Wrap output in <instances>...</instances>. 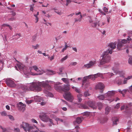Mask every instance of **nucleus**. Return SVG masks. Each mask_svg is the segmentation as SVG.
Here are the masks:
<instances>
[{"instance_id": "obj_1", "label": "nucleus", "mask_w": 132, "mask_h": 132, "mask_svg": "<svg viewBox=\"0 0 132 132\" xmlns=\"http://www.w3.org/2000/svg\"><path fill=\"white\" fill-rule=\"evenodd\" d=\"M48 83V81L42 82H33L27 85H24L23 87L24 91L30 90L34 92H38L42 90L41 87L48 90H50L51 87Z\"/></svg>"}, {"instance_id": "obj_2", "label": "nucleus", "mask_w": 132, "mask_h": 132, "mask_svg": "<svg viewBox=\"0 0 132 132\" xmlns=\"http://www.w3.org/2000/svg\"><path fill=\"white\" fill-rule=\"evenodd\" d=\"M112 53V50L108 49L102 54V58L100 62L101 65H102L110 62L111 60V57L109 53L111 54Z\"/></svg>"}, {"instance_id": "obj_3", "label": "nucleus", "mask_w": 132, "mask_h": 132, "mask_svg": "<svg viewBox=\"0 0 132 132\" xmlns=\"http://www.w3.org/2000/svg\"><path fill=\"white\" fill-rule=\"evenodd\" d=\"M70 85L69 84H64L63 87L57 85H55L54 86L55 89L57 91L60 92L62 91L65 93L69 91L70 89Z\"/></svg>"}, {"instance_id": "obj_4", "label": "nucleus", "mask_w": 132, "mask_h": 132, "mask_svg": "<svg viewBox=\"0 0 132 132\" xmlns=\"http://www.w3.org/2000/svg\"><path fill=\"white\" fill-rule=\"evenodd\" d=\"M32 126L27 123L23 122L20 125V127L21 128H22L26 132L27 130L29 132H30V129Z\"/></svg>"}, {"instance_id": "obj_5", "label": "nucleus", "mask_w": 132, "mask_h": 132, "mask_svg": "<svg viewBox=\"0 0 132 132\" xmlns=\"http://www.w3.org/2000/svg\"><path fill=\"white\" fill-rule=\"evenodd\" d=\"M64 98L67 100L72 102L74 100L73 96L69 91L65 93L63 95Z\"/></svg>"}, {"instance_id": "obj_6", "label": "nucleus", "mask_w": 132, "mask_h": 132, "mask_svg": "<svg viewBox=\"0 0 132 132\" xmlns=\"http://www.w3.org/2000/svg\"><path fill=\"white\" fill-rule=\"evenodd\" d=\"M96 63V62L95 60L90 61L88 63L82 66V68L89 69L94 66Z\"/></svg>"}, {"instance_id": "obj_7", "label": "nucleus", "mask_w": 132, "mask_h": 132, "mask_svg": "<svg viewBox=\"0 0 132 132\" xmlns=\"http://www.w3.org/2000/svg\"><path fill=\"white\" fill-rule=\"evenodd\" d=\"M127 41L125 39L122 40L121 42H119L117 44V48L119 50H120L121 48L123 47L124 44L126 43Z\"/></svg>"}, {"instance_id": "obj_8", "label": "nucleus", "mask_w": 132, "mask_h": 132, "mask_svg": "<svg viewBox=\"0 0 132 132\" xmlns=\"http://www.w3.org/2000/svg\"><path fill=\"white\" fill-rule=\"evenodd\" d=\"M39 117L41 120L47 122L48 121L49 117L46 113H45L42 115H39Z\"/></svg>"}, {"instance_id": "obj_9", "label": "nucleus", "mask_w": 132, "mask_h": 132, "mask_svg": "<svg viewBox=\"0 0 132 132\" xmlns=\"http://www.w3.org/2000/svg\"><path fill=\"white\" fill-rule=\"evenodd\" d=\"M5 82L7 85L11 87H13L15 86V84L14 81L10 79H7L6 80Z\"/></svg>"}, {"instance_id": "obj_10", "label": "nucleus", "mask_w": 132, "mask_h": 132, "mask_svg": "<svg viewBox=\"0 0 132 132\" xmlns=\"http://www.w3.org/2000/svg\"><path fill=\"white\" fill-rule=\"evenodd\" d=\"M87 104L89 106L93 109H96L97 108V106L94 101H88L87 102Z\"/></svg>"}, {"instance_id": "obj_11", "label": "nucleus", "mask_w": 132, "mask_h": 132, "mask_svg": "<svg viewBox=\"0 0 132 132\" xmlns=\"http://www.w3.org/2000/svg\"><path fill=\"white\" fill-rule=\"evenodd\" d=\"M25 105L22 103L20 102L17 104V107L19 110L24 111L25 110Z\"/></svg>"}, {"instance_id": "obj_12", "label": "nucleus", "mask_w": 132, "mask_h": 132, "mask_svg": "<svg viewBox=\"0 0 132 132\" xmlns=\"http://www.w3.org/2000/svg\"><path fill=\"white\" fill-rule=\"evenodd\" d=\"M117 44V42H115L114 43L112 42L110 43L109 44V46L112 49L110 50H112V49H114L116 48V45Z\"/></svg>"}, {"instance_id": "obj_13", "label": "nucleus", "mask_w": 132, "mask_h": 132, "mask_svg": "<svg viewBox=\"0 0 132 132\" xmlns=\"http://www.w3.org/2000/svg\"><path fill=\"white\" fill-rule=\"evenodd\" d=\"M115 94V92L113 91H108V93L105 94L106 98L109 97H110L113 95Z\"/></svg>"}, {"instance_id": "obj_14", "label": "nucleus", "mask_w": 132, "mask_h": 132, "mask_svg": "<svg viewBox=\"0 0 132 132\" xmlns=\"http://www.w3.org/2000/svg\"><path fill=\"white\" fill-rule=\"evenodd\" d=\"M104 86L103 84L100 83L98 84L96 86V89H102L104 88Z\"/></svg>"}, {"instance_id": "obj_15", "label": "nucleus", "mask_w": 132, "mask_h": 132, "mask_svg": "<svg viewBox=\"0 0 132 132\" xmlns=\"http://www.w3.org/2000/svg\"><path fill=\"white\" fill-rule=\"evenodd\" d=\"M39 129L35 126H33L30 130V132H39Z\"/></svg>"}, {"instance_id": "obj_16", "label": "nucleus", "mask_w": 132, "mask_h": 132, "mask_svg": "<svg viewBox=\"0 0 132 132\" xmlns=\"http://www.w3.org/2000/svg\"><path fill=\"white\" fill-rule=\"evenodd\" d=\"M15 68L18 70H19V69L21 70L23 68V66H22L21 64L20 63L17 64L15 66Z\"/></svg>"}, {"instance_id": "obj_17", "label": "nucleus", "mask_w": 132, "mask_h": 132, "mask_svg": "<svg viewBox=\"0 0 132 132\" xmlns=\"http://www.w3.org/2000/svg\"><path fill=\"white\" fill-rule=\"evenodd\" d=\"M44 93L46 94V95L47 96H49L51 97H53V95L52 93L46 90L44 91Z\"/></svg>"}, {"instance_id": "obj_18", "label": "nucleus", "mask_w": 132, "mask_h": 132, "mask_svg": "<svg viewBox=\"0 0 132 132\" xmlns=\"http://www.w3.org/2000/svg\"><path fill=\"white\" fill-rule=\"evenodd\" d=\"M83 119L84 118L83 117H77L76 119V121L78 123H80Z\"/></svg>"}, {"instance_id": "obj_19", "label": "nucleus", "mask_w": 132, "mask_h": 132, "mask_svg": "<svg viewBox=\"0 0 132 132\" xmlns=\"http://www.w3.org/2000/svg\"><path fill=\"white\" fill-rule=\"evenodd\" d=\"M118 91L120 93L122 94L123 96L124 97L125 96V94L126 93L127 90L126 89H124L122 91L120 89H119Z\"/></svg>"}, {"instance_id": "obj_20", "label": "nucleus", "mask_w": 132, "mask_h": 132, "mask_svg": "<svg viewBox=\"0 0 132 132\" xmlns=\"http://www.w3.org/2000/svg\"><path fill=\"white\" fill-rule=\"evenodd\" d=\"M119 64H115L114 67L112 68V70L114 71V73L117 74L118 73V71H116V70L118 68V67H119Z\"/></svg>"}, {"instance_id": "obj_21", "label": "nucleus", "mask_w": 132, "mask_h": 132, "mask_svg": "<svg viewBox=\"0 0 132 132\" xmlns=\"http://www.w3.org/2000/svg\"><path fill=\"white\" fill-rule=\"evenodd\" d=\"M61 80L66 84H69V79L68 78H63L61 79Z\"/></svg>"}, {"instance_id": "obj_22", "label": "nucleus", "mask_w": 132, "mask_h": 132, "mask_svg": "<svg viewBox=\"0 0 132 132\" xmlns=\"http://www.w3.org/2000/svg\"><path fill=\"white\" fill-rule=\"evenodd\" d=\"M100 100H103L105 98H106L105 95V94L104 95H102L99 96L97 97Z\"/></svg>"}, {"instance_id": "obj_23", "label": "nucleus", "mask_w": 132, "mask_h": 132, "mask_svg": "<svg viewBox=\"0 0 132 132\" xmlns=\"http://www.w3.org/2000/svg\"><path fill=\"white\" fill-rule=\"evenodd\" d=\"M82 96V95L81 94H79L77 95L78 100L79 102H81L82 100V99L81 98Z\"/></svg>"}, {"instance_id": "obj_24", "label": "nucleus", "mask_w": 132, "mask_h": 132, "mask_svg": "<svg viewBox=\"0 0 132 132\" xmlns=\"http://www.w3.org/2000/svg\"><path fill=\"white\" fill-rule=\"evenodd\" d=\"M118 121V118H115L113 120V126L116 125L117 124V122Z\"/></svg>"}, {"instance_id": "obj_25", "label": "nucleus", "mask_w": 132, "mask_h": 132, "mask_svg": "<svg viewBox=\"0 0 132 132\" xmlns=\"http://www.w3.org/2000/svg\"><path fill=\"white\" fill-rule=\"evenodd\" d=\"M110 110V107H107L105 108V114H107Z\"/></svg>"}, {"instance_id": "obj_26", "label": "nucleus", "mask_w": 132, "mask_h": 132, "mask_svg": "<svg viewBox=\"0 0 132 132\" xmlns=\"http://www.w3.org/2000/svg\"><path fill=\"white\" fill-rule=\"evenodd\" d=\"M97 106L98 107V109L100 110L102 107V104L101 103H98L97 104Z\"/></svg>"}, {"instance_id": "obj_27", "label": "nucleus", "mask_w": 132, "mask_h": 132, "mask_svg": "<svg viewBox=\"0 0 132 132\" xmlns=\"http://www.w3.org/2000/svg\"><path fill=\"white\" fill-rule=\"evenodd\" d=\"M32 68L35 71H37V72H39L40 71L39 70L37 66L36 65H34L32 67Z\"/></svg>"}, {"instance_id": "obj_28", "label": "nucleus", "mask_w": 132, "mask_h": 132, "mask_svg": "<svg viewBox=\"0 0 132 132\" xmlns=\"http://www.w3.org/2000/svg\"><path fill=\"white\" fill-rule=\"evenodd\" d=\"M39 46V45L38 44H36V46H34V45H32V48L34 49H36L38 48Z\"/></svg>"}, {"instance_id": "obj_29", "label": "nucleus", "mask_w": 132, "mask_h": 132, "mask_svg": "<svg viewBox=\"0 0 132 132\" xmlns=\"http://www.w3.org/2000/svg\"><path fill=\"white\" fill-rule=\"evenodd\" d=\"M128 59V63L129 64H131L132 63V56H129Z\"/></svg>"}, {"instance_id": "obj_30", "label": "nucleus", "mask_w": 132, "mask_h": 132, "mask_svg": "<svg viewBox=\"0 0 132 132\" xmlns=\"http://www.w3.org/2000/svg\"><path fill=\"white\" fill-rule=\"evenodd\" d=\"M68 56L67 55H66L64 57H63L61 59V63H62L63 62V61L65 60L66 59H67V58H68Z\"/></svg>"}, {"instance_id": "obj_31", "label": "nucleus", "mask_w": 132, "mask_h": 132, "mask_svg": "<svg viewBox=\"0 0 132 132\" xmlns=\"http://www.w3.org/2000/svg\"><path fill=\"white\" fill-rule=\"evenodd\" d=\"M8 116L9 117V119L12 121H14V119L13 117L11 115H8Z\"/></svg>"}, {"instance_id": "obj_32", "label": "nucleus", "mask_w": 132, "mask_h": 132, "mask_svg": "<svg viewBox=\"0 0 132 132\" xmlns=\"http://www.w3.org/2000/svg\"><path fill=\"white\" fill-rule=\"evenodd\" d=\"M117 83L118 85H121L122 84V80L121 79H119L118 80Z\"/></svg>"}, {"instance_id": "obj_33", "label": "nucleus", "mask_w": 132, "mask_h": 132, "mask_svg": "<svg viewBox=\"0 0 132 132\" xmlns=\"http://www.w3.org/2000/svg\"><path fill=\"white\" fill-rule=\"evenodd\" d=\"M81 106V108L83 109H87L88 108V106L85 104H82Z\"/></svg>"}, {"instance_id": "obj_34", "label": "nucleus", "mask_w": 132, "mask_h": 132, "mask_svg": "<svg viewBox=\"0 0 132 132\" xmlns=\"http://www.w3.org/2000/svg\"><path fill=\"white\" fill-rule=\"evenodd\" d=\"M114 75L112 73L109 72L106 73V75L108 76L110 78Z\"/></svg>"}, {"instance_id": "obj_35", "label": "nucleus", "mask_w": 132, "mask_h": 132, "mask_svg": "<svg viewBox=\"0 0 132 132\" xmlns=\"http://www.w3.org/2000/svg\"><path fill=\"white\" fill-rule=\"evenodd\" d=\"M1 113V115L2 116H5L7 115V113L5 111L2 112Z\"/></svg>"}, {"instance_id": "obj_36", "label": "nucleus", "mask_w": 132, "mask_h": 132, "mask_svg": "<svg viewBox=\"0 0 132 132\" xmlns=\"http://www.w3.org/2000/svg\"><path fill=\"white\" fill-rule=\"evenodd\" d=\"M97 26V23L96 22H94L91 24L93 28H96Z\"/></svg>"}, {"instance_id": "obj_37", "label": "nucleus", "mask_w": 132, "mask_h": 132, "mask_svg": "<svg viewBox=\"0 0 132 132\" xmlns=\"http://www.w3.org/2000/svg\"><path fill=\"white\" fill-rule=\"evenodd\" d=\"M128 80V79H127V78H125L123 80V84H126L127 82V80Z\"/></svg>"}, {"instance_id": "obj_38", "label": "nucleus", "mask_w": 132, "mask_h": 132, "mask_svg": "<svg viewBox=\"0 0 132 132\" xmlns=\"http://www.w3.org/2000/svg\"><path fill=\"white\" fill-rule=\"evenodd\" d=\"M34 5V4H33L32 5H30V10L31 11H33L34 8L33 7Z\"/></svg>"}, {"instance_id": "obj_39", "label": "nucleus", "mask_w": 132, "mask_h": 132, "mask_svg": "<svg viewBox=\"0 0 132 132\" xmlns=\"http://www.w3.org/2000/svg\"><path fill=\"white\" fill-rule=\"evenodd\" d=\"M86 77H84L83 80V83L82 84V85H84V83L86 81L87 79V78H85Z\"/></svg>"}, {"instance_id": "obj_40", "label": "nucleus", "mask_w": 132, "mask_h": 132, "mask_svg": "<svg viewBox=\"0 0 132 132\" xmlns=\"http://www.w3.org/2000/svg\"><path fill=\"white\" fill-rule=\"evenodd\" d=\"M75 22H77L78 21L80 22L81 21V18H79V19L75 18Z\"/></svg>"}, {"instance_id": "obj_41", "label": "nucleus", "mask_w": 132, "mask_h": 132, "mask_svg": "<svg viewBox=\"0 0 132 132\" xmlns=\"http://www.w3.org/2000/svg\"><path fill=\"white\" fill-rule=\"evenodd\" d=\"M75 90L76 92L78 93H80V89L77 87L75 88Z\"/></svg>"}, {"instance_id": "obj_42", "label": "nucleus", "mask_w": 132, "mask_h": 132, "mask_svg": "<svg viewBox=\"0 0 132 132\" xmlns=\"http://www.w3.org/2000/svg\"><path fill=\"white\" fill-rule=\"evenodd\" d=\"M88 17L89 18V23H91L92 22H93V21L91 17L90 16H88Z\"/></svg>"}, {"instance_id": "obj_43", "label": "nucleus", "mask_w": 132, "mask_h": 132, "mask_svg": "<svg viewBox=\"0 0 132 132\" xmlns=\"http://www.w3.org/2000/svg\"><path fill=\"white\" fill-rule=\"evenodd\" d=\"M14 131L15 132H20V129L18 128H15Z\"/></svg>"}, {"instance_id": "obj_44", "label": "nucleus", "mask_w": 132, "mask_h": 132, "mask_svg": "<svg viewBox=\"0 0 132 132\" xmlns=\"http://www.w3.org/2000/svg\"><path fill=\"white\" fill-rule=\"evenodd\" d=\"M34 101L33 100H27L26 102L27 104H29L31 103L32 102Z\"/></svg>"}, {"instance_id": "obj_45", "label": "nucleus", "mask_w": 132, "mask_h": 132, "mask_svg": "<svg viewBox=\"0 0 132 132\" xmlns=\"http://www.w3.org/2000/svg\"><path fill=\"white\" fill-rule=\"evenodd\" d=\"M84 95L85 97H86L87 96L89 95V93H88V92L86 91L84 93Z\"/></svg>"}, {"instance_id": "obj_46", "label": "nucleus", "mask_w": 132, "mask_h": 132, "mask_svg": "<svg viewBox=\"0 0 132 132\" xmlns=\"http://www.w3.org/2000/svg\"><path fill=\"white\" fill-rule=\"evenodd\" d=\"M14 36H17V38H19L21 36V35L20 34H15V35Z\"/></svg>"}, {"instance_id": "obj_47", "label": "nucleus", "mask_w": 132, "mask_h": 132, "mask_svg": "<svg viewBox=\"0 0 132 132\" xmlns=\"http://www.w3.org/2000/svg\"><path fill=\"white\" fill-rule=\"evenodd\" d=\"M89 77H90L91 79V80H95V76H94V75H90V76H89Z\"/></svg>"}, {"instance_id": "obj_48", "label": "nucleus", "mask_w": 132, "mask_h": 132, "mask_svg": "<svg viewBox=\"0 0 132 132\" xmlns=\"http://www.w3.org/2000/svg\"><path fill=\"white\" fill-rule=\"evenodd\" d=\"M48 121H49L50 122L51 124L53 125H54V123L53 122V120L52 119H51L49 118Z\"/></svg>"}, {"instance_id": "obj_49", "label": "nucleus", "mask_w": 132, "mask_h": 132, "mask_svg": "<svg viewBox=\"0 0 132 132\" xmlns=\"http://www.w3.org/2000/svg\"><path fill=\"white\" fill-rule=\"evenodd\" d=\"M103 11L105 12H108V9L105 7H104L103 9Z\"/></svg>"}, {"instance_id": "obj_50", "label": "nucleus", "mask_w": 132, "mask_h": 132, "mask_svg": "<svg viewBox=\"0 0 132 132\" xmlns=\"http://www.w3.org/2000/svg\"><path fill=\"white\" fill-rule=\"evenodd\" d=\"M64 69V68L63 67H61L59 68V70L60 71L62 72V71Z\"/></svg>"}, {"instance_id": "obj_51", "label": "nucleus", "mask_w": 132, "mask_h": 132, "mask_svg": "<svg viewBox=\"0 0 132 132\" xmlns=\"http://www.w3.org/2000/svg\"><path fill=\"white\" fill-rule=\"evenodd\" d=\"M120 107L119 103H117L115 106L114 108L116 109H118Z\"/></svg>"}, {"instance_id": "obj_52", "label": "nucleus", "mask_w": 132, "mask_h": 132, "mask_svg": "<svg viewBox=\"0 0 132 132\" xmlns=\"http://www.w3.org/2000/svg\"><path fill=\"white\" fill-rule=\"evenodd\" d=\"M31 121L33 123H37L38 122L37 121L34 119H31Z\"/></svg>"}, {"instance_id": "obj_53", "label": "nucleus", "mask_w": 132, "mask_h": 132, "mask_svg": "<svg viewBox=\"0 0 132 132\" xmlns=\"http://www.w3.org/2000/svg\"><path fill=\"white\" fill-rule=\"evenodd\" d=\"M99 12H100L103 15H106V14L105 13H104L103 11H102L100 9L99 10Z\"/></svg>"}, {"instance_id": "obj_54", "label": "nucleus", "mask_w": 132, "mask_h": 132, "mask_svg": "<svg viewBox=\"0 0 132 132\" xmlns=\"http://www.w3.org/2000/svg\"><path fill=\"white\" fill-rule=\"evenodd\" d=\"M77 64V63L76 62H72L70 64L72 65H75Z\"/></svg>"}, {"instance_id": "obj_55", "label": "nucleus", "mask_w": 132, "mask_h": 132, "mask_svg": "<svg viewBox=\"0 0 132 132\" xmlns=\"http://www.w3.org/2000/svg\"><path fill=\"white\" fill-rule=\"evenodd\" d=\"M95 76H97L98 77H101L102 76V74L100 73H98L96 74H95Z\"/></svg>"}, {"instance_id": "obj_56", "label": "nucleus", "mask_w": 132, "mask_h": 132, "mask_svg": "<svg viewBox=\"0 0 132 132\" xmlns=\"http://www.w3.org/2000/svg\"><path fill=\"white\" fill-rule=\"evenodd\" d=\"M34 16L36 17V23H37L38 21V17H37V15H34Z\"/></svg>"}, {"instance_id": "obj_57", "label": "nucleus", "mask_w": 132, "mask_h": 132, "mask_svg": "<svg viewBox=\"0 0 132 132\" xmlns=\"http://www.w3.org/2000/svg\"><path fill=\"white\" fill-rule=\"evenodd\" d=\"M49 58H50V59L51 61H52L54 59V56H52L51 57H49Z\"/></svg>"}, {"instance_id": "obj_58", "label": "nucleus", "mask_w": 132, "mask_h": 132, "mask_svg": "<svg viewBox=\"0 0 132 132\" xmlns=\"http://www.w3.org/2000/svg\"><path fill=\"white\" fill-rule=\"evenodd\" d=\"M127 78L128 80L132 79V76H128Z\"/></svg>"}, {"instance_id": "obj_59", "label": "nucleus", "mask_w": 132, "mask_h": 132, "mask_svg": "<svg viewBox=\"0 0 132 132\" xmlns=\"http://www.w3.org/2000/svg\"><path fill=\"white\" fill-rule=\"evenodd\" d=\"M2 26L3 27H6V26H7L9 27V26H10V25L7 24H4L2 25Z\"/></svg>"}, {"instance_id": "obj_60", "label": "nucleus", "mask_w": 132, "mask_h": 132, "mask_svg": "<svg viewBox=\"0 0 132 132\" xmlns=\"http://www.w3.org/2000/svg\"><path fill=\"white\" fill-rule=\"evenodd\" d=\"M107 21L108 23H109L110 22V17H108L107 18Z\"/></svg>"}, {"instance_id": "obj_61", "label": "nucleus", "mask_w": 132, "mask_h": 132, "mask_svg": "<svg viewBox=\"0 0 132 132\" xmlns=\"http://www.w3.org/2000/svg\"><path fill=\"white\" fill-rule=\"evenodd\" d=\"M46 104V103L44 102H42L40 103V104L42 105H44Z\"/></svg>"}, {"instance_id": "obj_62", "label": "nucleus", "mask_w": 132, "mask_h": 132, "mask_svg": "<svg viewBox=\"0 0 132 132\" xmlns=\"http://www.w3.org/2000/svg\"><path fill=\"white\" fill-rule=\"evenodd\" d=\"M6 108L7 110H10V107L8 105H6Z\"/></svg>"}, {"instance_id": "obj_63", "label": "nucleus", "mask_w": 132, "mask_h": 132, "mask_svg": "<svg viewBox=\"0 0 132 132\" xmlns=\"http://www.w3.org/2000/svg\"><path fill=\"white\" fill-rule=\"evenodd\" d=\"M75 14V13H72V14H70V15H68V17H69V16H70L71 17H72V16L73 15H74Z\"/></svg>"}, {"instance_id": "obj_64", "label": "nucleus", "mask_w": 132, "mask_h": 132, "mask_svg": "<svg viewBox=\"0 0 132 132\" xmlns=\"http://www.w3.org/2000/svg\"><path fill=\"white\" fill-rule=\"evenodd\" d=\"M72 49L76 52H77V50L76 48H72Z\"/></svg>"}]
</instances>
